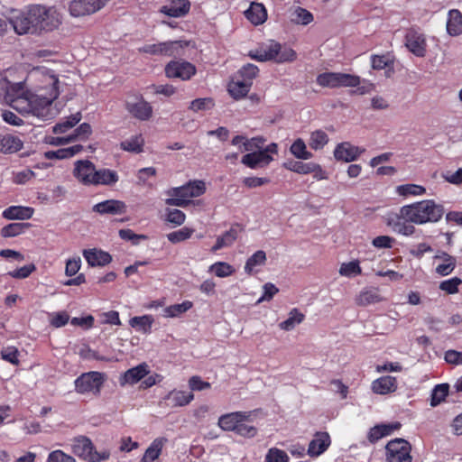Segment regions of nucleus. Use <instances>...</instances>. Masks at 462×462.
<instances>
[{
    "instance_id": "1",
    "label": "nucleus",
    "mask_w": 462,
    "mask_h": 462,
    "mask_svg": "<svg viewBox=\"0 0 462 462\" xmlns=\"http://www.w3.org/2000/svg\"><path fill=\"white\" fill-rule=\"evenodd\" d=\"M29 78L35 86L28 89L25 83H13L6 78L0 80V98L24 116L51 120L60 112L55 99L60 94V80L53 70L41 67L33 69Z\"/></svg>"
},
{
    "instance_id": "2",
    "label": "nucleus",
    "mask_w": 462,
    "mask_h": 462,
    "mask_svg": "<svg viewBox=\"0 0 462 462\" xmlns=\"http://www.w3.org/2000/svg\"><path fill=\"white\" fill-rule=\"evenodd\" d=\"M443 214V206L437 204L433 199H425L402 206V215L415 225L438 222Z\"/></svg>"
},
{
    "instance_id": "3",
    "label": "nucleus",
    "mask_w": 462,
    "mask_h": 462,
    "mask_svg": "<svg viewBox=\"0 0 462 462\" xmlns=\"http://www.w3.org/2000/svg\"><path fill=\"white\" fill-rule=\"evenodd\" d=\"M249 56L258 61L273 60L277 63L290 62L296 59V52L289 46L271 41L255 51H251Z\"/></svg>"
},
{
    "instance_id": "4",
    "label": "nucleus",
    "mask_w": 462,
    "mask_h": 462,
    "mask_svg": "<svg viewBox=\"0 0 462 462\" xmlns=\"http://www.w3.org/2000/svg\"><path fill=\"white\" fill-rule=\"evenodd\" d=\"M205 191L206 185L204 181H189L183 186L169 189L166 191L169 198L165 199V203L169 206L185 208L190 203L191 199L203 195Z\"/></svg>"
},
{
    "instance_id": "5",
    "label": "nucleus",
    "mask_w": 462,
    "mask_h": 462,
    "mask_svg": "<svg viewBox=\"0 0 462 462\" xmlns=\"http://www.w3.org/2000/svg\"><path fill=\"white\" fill-rule=\"evenodd\" d=\"M32 14L37 32L53 31L57 29L62 22L61 14L54 6L33 5Z\"/></svg>"
},
{
    "instance_id": "6",
    "label": "nucleus",
    "mask_w": 462,
    "mask_h": 462,
    "mask_svg": "<svg viewBox=\"0 0 462 462\" xmlns=\"http://www.w3.org/2000/svg\"><path fill=\"white\" fill-rule=\"evenodd\" d=\"M72 452L79 457L89 462H101L109 458L110 452L106 449L95 450L91 440L84 436L75 438L71 443Z\"/></svg>"
},
{
    "instance_id": "7",
    "label": "nucleus",
    "mask_w": 462,
    "mask_h": 462,
    "mask_svg": "<svg viewBox=\"0 0 462 462\" xmlns=\"http://www.w3.org/2000/svg\"><path fill=\"white\" fill-rule=\"evenodd\" d=\"M278 145L275 143L268 144L265 148L247 152L242 157L241 162L250 169L263 168L273 161V154H277Z\"/></svg>"
},
{
    "instance_id": "8",
    "label": "nucleus",
    "mask_w": 462,
    "mask_h": 462,
    "mask_svg": "<svg viewBox=\"0 0 462 462\" xmlns=\"http://www.w3.org/2000/svg\"><path fill=\"white\" fill-rule=\"evenodd\" d=\"M105 382V376L99 372H88L79 376L75 382V391L79 394L98 395Z\"/></svg>"
},
{
    "instance_id": "9",
    "label": "nucleus",
    "mask_w": 462,
    "mask_h": 462,
    "mask_svg": "<svg viewBox=\"0 0 462 462\" xmlns=\"http://www.w3.org/2000/svg\"><path fill=\"white\" fill-rule=\"evenodd\" d=\"M317 83L321 87L340 88V87H358L361 79L356 75L325 72L317 77Z\"/></svg>"
},
{
    "instance_id": "10",
    "label": "nucleus",
    "mask_w": 462,
    "mask_h": 462,
    "mask_svg": "<svg viewBox=\"0 0 462 462\" xmlns=\"http://www.w3.org/2000/svg\"><path fill=\"white\" fill-rule=\"evenodd\" d=\"M32 5L26 11H14L9 17V23L12 24L17 34H26L37 32L34 19L32 18Z\"/></svg>"
},
{
    "instance_id": "11",
    "label": "nucleus",
    "mask_w": 462,
    "mask_h": 462,
    "mask_svg": "<svg viewBox=\"0 0 462 462\" xmlns=\"http://www.w3.org/2000/svg\"><path fill=\"white\" fill-rule=\"evenodd\" d=\"M386 462H411V446L402 439H396L386 445Z\"/></svg>"
},
{
    "instance_id": "12",
    "label": "nucleus",
    "mask_w": 462,
    "mask_h": 462,
    "mask_svg": "<svg viewBox=\"0 0 462 462\" xmlns=\"http://www.w3.org/2000/svg\"><path fill=\"white\" fill-rule=\"evenodd\" d=\"M126 111L135 119L148 121L152 117L153 108L143 96H134L125 102Z\"/></svg>"
},
{
    "instance_id": "13",
    "label": "nucleus",
    "mask_w": 462,
    "mask_h": 462,
    "mask_svg": "<svg viewBox=\"0 0 462 462\" xmlns=\"http://www.w3.org/2000/svg\"><path fill=\"white\" fill-rule=\"evenodd\" d=\"M386 225L395 233L410 236L414 234L415 227L409 218L402 215V207L399 213H389L385 218Z\"/></svg>"
},
{
    "instance_id": "14",
    "label": "nucleus",
    "mask_w": 462,
    "mask_h": 462,
    "mask_svg": "<svg viewBox=\"0 0 462 462\" xmlns=\"http://www.w3.org/2000/svg\"><path fill=\"white\" fill-rule=\"evenodd\" d=\"M405 46L417 57L426 54V37L418 28H410L405 34Z\"/></svg>"
},
{
    "instance_id": "15",
    "label": "nucleus",
    "mask_w": 462,
    "mask_h": 462,
    "mask_svg": "<svg viewBox=\"0 0 462 462\" xmlns=\"http://www.w3.org/2000/svg\"><path fill=\"white\" fill-rule=\"evenodd\" d=\"M180 41L163 42L160 43H149L139 48L140 52L151 55H166L171 56L178 54L183 48Z\"/></svg>"
},
{
    "instance_id": "16",
    "label": "nucleus",
    "mask_w": 462,
    "mask_h": 462,
    "mask_svg": "<svg viewBox=\"0 0 462 462\" xmlns=\"http://www.w3.org/2000/svg\"><path fill=\"white\" fill-rule=\"evenodd\" d=\"M108 0H73L69 5V14L81 17L100 10Z\"/></svg>"
},
{
    "instance_id": "17",
    "label": "nucleus",
    "mask_w": 462,
    "mask_h": 462,
    "mask_svg": "<svg viewBox=\"0 0 462 462\" xmlns=\"http://www.w3.org/2000/svg\"><path fill=\"white\" fill-rule=\"evenodd\" d=\"M165 73L168 78H178L182 80H188L195 75L196 68L189 61L172 60L167 64Z\"/></svg>"
},
{
    "instance_id": "18",
    "label": "nucleus",
    "mask_w": 462,
    "mask_h": 462,
    "mask_svg": "<svg viewBox=\"0 0 462 462\" xmlns=\"http://www.w3.org/2000/svg\"><path fill=\"white\" fill-rule=\"evenodd\" d=\"M96 167L93 162L88 160H79L74 163L73 176L83 185L91 186Z\"/></svg>"
},
{
    "instance_id": "19",
    "label": "nucleus",
    "mask_w": 462,
    "mask_h": 462,
    "mask_svg": "<svg viewBox=\"0 0 462 462\" xmlns=\"http://www.w3.org/2000/svg\"><path fill=\"white\" fill-rule=\"evenodd\" d=\"M365 149L355 146L348 142L338 143L334 150V157L337 161L350 162L356 160Z\"/></svg>"
},
{
    "instance_id": "20",
    "label": "nucleus",
    "mask_w": 462,
    "mask_h": 462,
    "mask_svg": "<svg viewBox=\"0 0 462 462\" xmlns=\"http://www.w3.org/2000/svg\"><path fill=\"white\" fill-rule=\"evenodd\" d=\"M250 414L244 411H235L222 415L218 419V426L227 431H236L241 422H245Z\"/></svg>"
},
{
    "instance_id": "21",
    "label": "nucleus",
    "mask_w": 462,
    "mask_h": 462,
    "mask_svg": "<svg viewBox=\"0 0 462 462\" xmlns=\"http://www.w3.org/2000/svg\"><path fill=\"white\" fill-rule=\"evenodd\" d=\"M330 436L327 432H317L310 442L307 454L311 457H318L330 446Z\"/></svg>"
},
{
    "instance_id": "22",
    "label": "nucleus",
    "mask_w": 462,
    "mask_h": 462,
    "mask_svg": "<svg viewBox=\"0 0 462 462\" xmlns=\"http://www.w3.org/2000/svg\"><path fill=\"white\" fill-rule=\"evenodd\" d=\"M93 211L104 214L117 215L123 214L126 211V205L125 202L116 199H107L99 202L93 206Z\"/></svg>"
},
{
    "instance_id": "23",
    "label": "nucleus",
    "mask_w": 462,
    "mask_h": 462,
    "mask_svg": "<svg viewBox=\"0 0 462 462\" xmlns=\"http://www.w3.org/2000/svg\"><path fill=\"white\" fill-rule=\"evenodd\" d=\"M189 0H170L161 9V12L171 17H181L189 11Z\"/></svg>"
},
{
    "instance_id": "24",
    "label": "nucleus",
    "mask_w": 462,
    "mask_h": 462,
    "mask_svg": "<svg viewBox=\"0 0 462 462\" xmlns=\"http://www.w3.org/2000/svg\"><path fill=\"white\" fill-rule=\"evenodd\" d=\"M372 391L376 394H388L393 393L397 389L396 378L390 375L382 376L371 384Z\"/></svg>"
},
{
    "instance_id": "25",
    "label": "nucleus",
    "mask_w": 462,
    "mask_h": 462,
    "mask_svg": "<svg viewBox=\"0 0 462 462\" xmlns=\"http://www.w3.org/2000/svg\"><path fill=\"white\" fill-rule=\"evenodd\" d=\"M149 374V365L142 363L125 372L121 378V384H134Z\"/></svg>"
},
{
    "instance_id": "26",
    "label": "nucleus",
    "mask_w": 462,
    "mask_h": 462,
    "mask_svg": "<svg viewBox=\"0 0 462 462\" xmlns=\"http://www.w3.org/2000/svg\"><path fill=\"white\" fill-rule=\"evenodd\" d=\"M168 439L158 437L154 439L145 450L140 462H155L162 454V448L167 444Z\"/></svg>"
},
{
    "instance_id": "27",
    "label": "nucleus",
    "mask_w": 462,
    "mask_h": 462,
    "mask_svg": "<svg viewBox=\"0 0 462 462\" xmlns=\"http://www.w3.org/2000/svg\"><path fill=\"white\" fill-rule=\"evenodd\" d=\"M34 213V209L31 207L25 206H10L6 208L2 216L8 220H28Z\"/></svg>"
},
{
    "instance_id": "28",
    "label": "nucleus",
    "mask_w": 462,
    "mask_h": 462,
    "mask_svg": "<svg viewBox=\"0 0 462 462\" xmlns=\"http://www.w3.org/2000/svg\"><path fill=\"white\" fill-rule=\"evenodd\" d=\"M83 256L91 266H104L112 260L109 254L97 249L84 250Z\"/></svg>"
},
{
    "instance_id": "29",
    "label": "nucleus",
    "mask_w": 462,
    "mask_h": 462,
    "mask_svg": "<svg viewBox=\"0 0 462 462\" xmlns=\"http://www.w3.org/2000/svg\"><path fill=\"white\" fill-rule=\"evenodd\" d=\"M447 32L450 36H458L462 34V14L457 9H451L448 13Z\"/></svg>"
},
{
    "instance_id": "30",
    "label": "nucleus",
    "mask_w": 462,
    "mask_h": 462,
    "mask_svg": "<svg viewBox=\"0 0 462 462\" xmlns=\"http://www.w3.org/2000/svg\"><path fill=\"white\" fill-rule=\"evenodd\" d=\"M165 399L171 407H182L188 405L194 399V394L191 392L172 390Z\"/></svg>"
},
{
    "instance_id": "31",
    "label": "nucleus",
    "mask_w": 462,
    "mask_h": 462,
    "mask_svg": "<svg viewBox=\"0 0 462 462\" xmlns=\"http://www.w3.org/2000/svg\"><path fill=\"white\" fill-rule=\"evenodd\" d=\"M252 84L248 80L236 76L228 84V92L236 99H239L247 95Z\"/></svg>"
},
{
    "instance_id": "32",
    "label": "nucleus",
    "mask_w": 462,
    "mask_h": 462,
    "mask_svg": "<svg viewBox=\"0 0 462 462\" xmlns=\"http://www.w3.org/2000/svg\"><path fill=\"white\" fill-rule=\"evenodd\" d=\"M119 180L116 171L110 169H99L96 170L94 180L92 182L93 186L105 185L110 186L116 183Z\"/></svg>"
},
{
    "instance_id": "33",
    "label": "nucleus",
    "mask_w": 462,
    "mask_h": 462,
    "mask_svg": "<svg viewBox=\"0 0 462 462\" xmlns=\"http://www.w3.org/2000/svg\"><path fill=\"white\" fill-rule=\"evenodd\" d=\"M245 14V17L255 25L262 24L267 18L264 5L259 3H252Z\"/></svg>"
},
{
    "instance_id": "34",
    "label": "nucleus",
    "mask_w": 462,
    "mask_h": 462,
    "mask_svg": "<svg viewBox=\"0 0 462 462\" xmlns=\"http://www.w3.org/2000/svg\"><path fill=\"white\" fill-rule=\"evenodd\" d=\"M144 138L143 134H134L122 141L120 148L125 152L132 153H141L143 152Z\"/></svg>"
},
{
    "instance_id": "35",
    "label": "nucleus",
    "mask_w": 462,
    "mask_h": 462,
    "mask_svg": "<svg viewBox=\"0 0 462 462\" xmlns=\"http://www.w3.org/2000/svg\"><path fill=\"white\" fill-rule=\"evenodd\" d=\"M23 148V142L20 138L11 135L0 134V152L4 153H13L20 151Z\"/></svg>"
},
{
    "instance_id": "36",
    "label": "nucleus",
    "mask_w": 462,
    "mask_h": 462,
    "mask_svg": "<svg viewBox=\"0 0 462 462\" xmlns=\"http://www.w3.org/2000/svg\"><path fill=\"white\" fill-rule=\"evenodd\" d=\"M265 252L263 250H258L247 259L245 264V272L247 274L256 273L259 272V268L265 264Z\"/></svg>"
},
{
    "instance_id": "37",
    "label": "nucleus",
    "mask_w": 462,
    "mask_h": 462,
    "mask_svg": "<svg viewBox=\"0 0 462 462\" xmlns=\"http://www.w3.org/2000/svg\"><path fill=\"white\" fill-rule=\"evenodd\" d=\"M400 423L382 424L372 428L368 433V439L375 442L378 439L392 434L395 430L400 428Z\"/></svg>"
},
{
    "instance_id": "38",
    "label": "nucleus",
    "mask_w": 462,
    "mask_h": 462,
    "mask_svg": "<svg viewBox=\"0 0 462 462\" xmlns=\"http://www.w3.org/2000/svg\"><path fill=\"white\" fill-rule=\"evenodd\" d=\"M304 319L305 315L297 308H293L289 312L288 318L279 324V328L284 331H291L302 323Z\"/></svg>"
},
{
    "instance_id": "39",
    "label": "nucleus",
    "mask_w": 462,
    "mask_h": 462,
    "mask_svg": "<svg viewBox=\"0 0 462 462\" xmlns=\"http://www.w3.org/2000/svg\"><path fill=\"white\" fill-rule=\"evenodd\" d=\"M154 319L152 315L136 316L129 320V325L143 334L151 333Z\"/></svg>"
},
{
    "instance_id": "40",
    "label": "nucleus",
    "mask_w": 462,
    "mask_h": 462,
    "mask_svg": "<svg viewBox=\"0 0 462 462\" xmlns=\"http://www.w3.org/2000/svg\"><path fill=\"white\" fill-rule=\"evenodd\" d=\"M290 152L298 160H310L313 157L311 152L308 151L305 142L301 138L293 141L290 147Z\"/></svg>"
},
{
    "instance_id": "41",
    "label": "nucleus",
    "mask_w": 462,
    "mask_h": 462,
    "mask_svg": "<svg viewBox=\"0 0 462 462\" xmlns=\"http://www.w3.org/2000/svg\"><path fill=\"white\" fill-rule=\"evenodd\" d=\"M237 238L236 229L231 228L223 235L217 236L216 244L212 246L211 251L217 252L226 247H230Z\"/></svg>"
},
{
    "instance_id": "42",
    "label": "nucleus",
    "mask_w": 462,
    "mask_h": 462,
    "mask_svg": "<svg viewBox=\"0 0 462 462\" xmlns=\"http://www.w3.org/2000/svg\"><path fill=\"white\" fill-rule=\"evenodd\" d=\"M81 120V114L79 112L71 115L69 117L60 121L52 127V132L55 134H63L72 129Z\"/></svg>"
},
{
    "instance_id": "43",
    "label": "nucleus",
    "mask_w": 462,
    "mask_h": 462,
    "mask_svg": "<svg viewBox=\"0 0 462 462\" xmlns=\"http://www.w3.org/2000/svg\"><path fill=\"white\" fill-rule=\"evenodd\" d=\"M436 259H440L443 261L442 263H439L436 267V273L442 276L448 275L456 267V259L447 253L443 252L439 254H437Z\"/></svg>"
},
{
    "instance_id": "44",
    "label": "nucleus",
    "mask_w": 462,
    "mask_h": 462,
    "mask_svg": "<svg viewBox=\"0 0 462 462\" xmlns=\"http://www.w3.org/2000/svg\"><path fill=\"white\" fill-rule=\"evenodd\" d=\"M328 135L322 130H316L310 133L309 144L315 151L321 150L328 143Z\"/></svg>"
},
{
    "instance_id": "45",
    "label": "nucleus",
    "mask_w": 462,
    "mask_h": 462,
    "mask_svg": "<svg viewBox=\"0 0 462 462\" xmlns=\"http://www.w3.org/2000/svg\"><path fill=\"white\" fill-rule=\"evenodd\" d=\"M193 306V303L189 300H184L180 304H174L168 306L164 309L163 316L166 318H176L185 313L189 310H190Z\"/></svg>"
},
{
    "instance_id": "46",
    "label": "nucleus",
    "mask_w": 462,
    "mask_h": 462,
    "mask_svg": "<svg viewBox=\"0 0 462 462\" xmlns=\"http://www.w3.org/2000/svg\"><path fill=\"white\" fill-rule=\"evenodd\" d=\"M235 268L226 262H217L208 268L209 273H213L217 277L226 278L235 273Z\"/></svg>"
},
{
    "instance_id": "47",
    "label": "nucleus",
    "mask_w": 462,
    "mask_h": 462,
    "mask_svg": "<svg viewBox=\"0 0 462 462\" xmlns=\"http://www.w3.org/2000/svg\"><path fill=\"white\" fill-rule=\"evenodd\" d=\"M449 385L448 383H440L436 385L431 393L430 406L436 407L445 401L448 394Z\"/></svg>"
},
{
    "instance_id": "48",
    "label": "nucleus",
    "mask_w": 462,
    "mask_h": 462,
    "mask_svg": "<svg viewBox=\"0 0 462 462\" xmlns=\"http://www.w3.org/2000/svg\"><path fill=\"white\" fill-rule=\"evenodd\" d=\"M396 192L400 196H422L426 193V189L423 186L417 184H403L396 187Z\"/></svg>"
},
{
    "instance_id": "49",
    "label": "nucleus",
    "mask_w": 462,
    "mask_h": 462,
    "mask_svg": "<svg viewBox=\"0 0 462 462\" xmlns=\"http://www.w3.org/2000/svg\"><path fill=\"white\" fill-rule=\"evenodd\" d=\"M313 19V14L302 7H296L291 14V21L297 24L308 25Z\"/></svg>"
},
{
    "instance_id": "50",
    "label": "nucleus",
    "mask_w": 462,
    "mask_h": 462,
    "mask_svg": "<svg viewBox=\"0 0 462 462\" xmlns=\"http://www.w3.org/2000/svg\"><path fill=\"white\" fill-rule=\"evenodd\" d=\"M30 226L28 223H11L1 229L3 237H14L24 232Z\"/></svg>"
},
{
    "instance_id": "51",
    "label": "nucleus",
    "mask_w": 462,
    "mask_h": 462,
    "mask_svg": "<svg viewBox=\"0 0 462 462\" xmlns=\"http://www.w3.org/2000/svg\"><path fill=\"white\" fill-rule=\"evenodd\" d=\"M356 300L358 305L366 306L380 301V296L374 290H365L360 292Z\"/></svg>"
},
{
    "instance_id": "52",
    "label": "nucleus",
    "mask_w": 462,
    "mask_h": 462,
    "mask_svg": "<svg viewBox=\"0 0 462 462\" xmlns=\"http://www.w3.org/2000/svg\"><path fill=\"white\" fill-rule=\"evenodd\" d=\"M193 233L194 229L185 226L177 231L169 233L167 238L171 243L177 244L190 238Z\"/></svg>"
},
{
    "instance_id": "53",
    "label": "nucleus",
    "mask_w": 462,
    "mask_h": 462,
    "mask_svg": "<svg viewBox=\"0 0 462 462\" xmlns=\"http://www.w3.org/2000/svg\"><path fill=\"white\" fill-rule=\"evenodd\" d=\"M312 163V162L305 163L298 161H291L285 162L283 165L291 171L305 175L310 173Z\"/></svg>"
},
{
    "instance_id": "54",
    "label": "nucleus",
    "mask_w": 462,
    "mask_h": 462,
    "mask_svg": "<svg viewBox=\"0 0 462 462\" xmlns=\"http://www.w3.org/2000/svg\"><path fill=\"white\" fill-rule=\"evenodd\" d=\"M362 272L357 261L344 263L339 268V274L345 277H353L360 274Z\"/></svg>"
},
{
    "instance_id": "55",
    "label": "nucleus",
    "mask_w": 462,
    "mask_h": 462,
    "mask_svg": "<svg viewBox=\"0 0 462 462\" xmlns=\"http://www.w3.org/2000/svg\"><path fill=\"white\" fill-rule=\"evenodd\" d=\"M2 359L5 361L17 365L19 364V351L15 346H5L0 352Z\"/></svg>"
},
{
    "instance_id": "56",
    "label": "nucleus",
    "mask_w": 462,
    "mask_h": 462,
    "mask_svg": "<svg viewBox=\"0 0 462 462\" xmlns=\"http://www.w3.org/2000/svg\"><path fill=\"white\" fill-rule=\"evenodd\" d=\"M259 69L257 66L248 63L243 66L237 72L236 76L245 80H248L253 84V79L257 76Z\"/></svg>"
},
{
    "instance_id": "57",
    "label": "nucleus",
    "mask_w": 462,
    "mask_h": 462,
    "mask_svg": "<svg viewBox=\"0 0 462 462\" xmlns=\"http://www.w3.org/2000/svg\"><path fill=\"white\" fill-rule=\"evenodd\" d=\"M214 100L211 97L197 98L190 103L189 109L193 112L206 111L213 108Z\"/></svg>"
},
{
    "instance_id": "58",
    "label": "nucleus",
    "mask_w": 462,
    "mask_h": 462,
    "mask_svg": "<svg viewBox=\"0 0 462 462\" xmlns=\"http://www.w3.org/2000/svg\"><path fill=\"white\" fill-rule=\"evenodd\" d=\"M266 462H289V457L287 453L277 448H272L268 450L266 457Z\"/></svg>"
},
{
    "instance_id": "59",
    "label": "nucleus",
    "mask_w": 462,
    "mask_h": 462,
    "mask_svg": "<svg viewBox=\"0 0 462 462\" xmlns=\"http://www.w3.org/2000/svg\"><path fill=\"white\" fill-rule=\"evenodd\" d=\"M92 129L89 124L83 123L77 129L70 134L71 137H73V142L75 141H85L91 134Z\"/></svg>"
},
{
    "instance_id": "60",
    "label": "nucleus",
    "mask_w": 462,
    "mask_h": 462,
    "mask_svg": "<svg viewBox=\"0 0 462 462\" xmlns=\"http://www.w3.org/2000/svg\"><path fill=\"white\" fill-rule=\"evenodd\" d=\"M35 265L33 263H30L9 272L8 275L15 279H25L29 277L35 271Z\"/></svg>"
},
{
    "instance_id": "61",
    "label": "nucleus",
    "mask_w": 462,
    "mask_h": 462,
    "mask_svg": "<svg viewBox=\"0 0 462 462\" xmlns=\"http://www.w3.org/2000/svg\"><path fill=\"white\" fill-rule=\"evenodd\" d=\"M69 320V316L66 311L54 312L50 315V323L54 328H61Z\"/></svg>"
},
{
    "instance_id": "62",
    "label": "nucleus",
    "mask_w": 462,
    "mask_h": 462,
    "mask_svg": "<svg viewBox=\"0 0 462 462\" xmlns=\"http://www.w3.org/2000/svg\"><path fill=\"white\" fill-rule=\"evenodd\" d=\"M186 215L180 209H168L166 220L174 226H180L185 222Z\"/></svg>"
},
{
    "instance_id": "63",
    "label": "nucleus",
    "mask_w": 462,
    "mask_h": 462,
    "mask_svg": "<svg viewBox=\"0 0 462 462\" xmlns=\"http://www.w3.org/2000/svg\"><path fill=\"white\" fill-rule=\"evenodd\" d=\"M46 462H77L76 459L63 452L62 450L57 449L51 451L47 457Z\"/></svg>"
},
{
    "instance_id": "64",
    "label": "nucleus",
    "mask_w": 462,
    "mask_h": 462,
    "mask_svg": "<svg viewBox=\"0 0 462 462\" xmlns=\"http://www.w3.org/2000/svg\"><path fill=\"white\" fill-rule=\"evenodd\" d=\"M461 282H462V281L459 278L454 277V278L443 281L439 285V289L449 293V294H453V293L457 292L458 286L461 284Z\"/></svg>"
}]
</instances>
